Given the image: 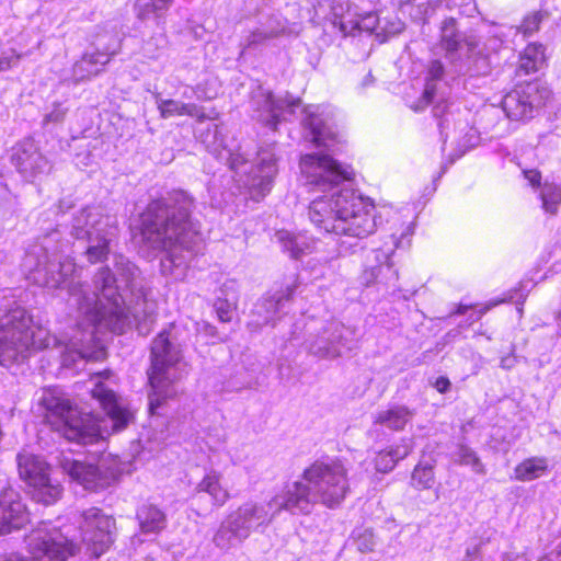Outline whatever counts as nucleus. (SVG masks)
<instances>
[{
    "mask_svg": "<svg viewBox=\"0 0 561 561\" xmlns=\"http://www.w3.org/2000/svg\"><path fill=\"white\" fill-rule=\"evenodd\" d=\"M62 247L61 233L54 229L28 249L23 266L41 286L66 287L69 304L83 317L80 325L87 328L78 331L65 345L64 365H73L78 359L101 360L106 353L95 331L104 328L121 334L129 316L138 321H152L156 302L142 291L138 268L123 256L115 261V273L108 267L98 271L93 278L94 290L90 291L87 285L75 280L80 271L75 261L70 257L59 260Z\"/></svg>",
    "mask_w": 561,
    "mask_h": 561,
    "instance_id": "nucleus-1",
    "label": "nucleus"
},
{
    "mask_svg": "<svg viewBox=\"0 0 561 561\" xmlns=\"http://www.w3.org/2000/svg\"><path fill=\"white\" fill-rule=\"evenodd\" d=\"M300 170L306 184L324 195L309 206V218L324 232L363 239L376 229L375 206L348 188L335 191L352 179L348 167L339 164L328 154L309 153L301 158Z\"/></svg>",
    "mask_w": 561,
    "mask_h": 561,
    "instance_id": "nucleus-2",
    "label": "nucleus"
},
{
    "mask_svg": "<svg viewBox=\"0 0 561 561\" xmlns=\"http://www.w3.org/2000/svg\"><path fill=\"white\" fill-rule=\"evenodd\" d=\"M194 198L184 191L152 201L141 220V240L152 250L163 251L161 271L175 279L184 277L188 261L199 250L202 236L192 219Z\"/></svg>",
    "mask_w": 561,
    "mask_h": 561,
    "instance_id": "nucleus-3",
    "label": "nucleus"
},
{
    "mask_svg": "<svg viewBox=\"0 0 561 561\" xmlns=\"http://www.w3.org/2000/svg\"><path fill=\"white\" fill-rule=\"evenodd\" d=\"M111 373L103 371L93 377L92 397L98 400L106 419L99 421L90 413H82L67 400H46L47 422L66 439L78 444H92L106 435L119 433L134 422V412L125 399L117 396L105 380Z\"/></svg>",
    "mask_w": 561,
    "mask_h": 561,
    "instance_id": "nucleus-4",
    "label": "nucleus"
},
{
    "mask_svg": "<svg viewBox=\"0 0 561 561\" xmlns=\"http://www.w3.org/2000/svg\"><path fill=\"white\" fill-rule=\"evenodd\" d=\"M287 507L293 515H309L320 503L328 508H336L350 492L348 470L341 460L314 461L306 468L301 480L287 483L283 488Z\"/></svg>",
    "mask_w": 561,
    "mask_h": 561,
    "instance_id": "nucleus-5",
    "label": "nucleus"
},
{
    "mask_svg": "<svg viewBox=\"0 0 561 561\" xmlns=\"http://www.w3.org/2000/svg\"><path fill=\"white\" fill-rule=\"evenodd\" d=\"M286 500L282 489L270 501H248L230 513L220 524L213 542L221 550H229L241 545L253 531L263 533L272 522L283 512L282 500Z\"/></svg>",
    "mask_w": 561,
    "mask_h": 561,
    "instance_id": "nucleus-6",
    "label": "nucleus"
},
{
    "mask_svg": "<svg viewBox=\"0 0 561 561\" xmlns=\"http://www.w3.org/2000/svg\"><path fill=\"white\" fill-rule=\"evenodd\" d=\"M47 329L34 325L26 310H11L0 323V365L25 359L33 351L57 345Z\"/></svg>",
    "mask_w": 561,
    "mask_h": 561,
    "instance_id": "nucleus-7",
    "label": "nucleus"
},
{
    "mask_svg": "<svg viewBox=\"0 0 561 561\" xmlns=\"http://www.w3.org/2000/svg\"><path fill=\"white\" fill-rule=\"evenodd\" d=\"M151 367L149 382V411L154 414L162 402L175 394L174 382L180 378L178 365L181 363L182 346L174 334V325L163 329L151 344Z\"/></svg>",
    "mask_w": 561,
    "mask_h": 561,
    "instance_id": "nucleus-8",
    "label": "nucleus"
},
{
    "mask_svg": "<svg viewBox=\"0 0 561 561\" xmlns=\"http://www.w3.org/2000/svg\"><path fill=\"white\" fill-rule=\"evenodd\" d=\"M19 474L33 488L36 501L49 505L61 495L62 488L49 477V466L41 457L23 450L16 457Z\"/></svg>",
    "mask_w": 561,
    "mask_h": 561,
    "instance_id": "nucleus-9",
    "label": "nucleus"
},
{
    "mask_svg": "<svg viewBox=\"0 0 561 561\" xmlns=\"http://www.w3.org/2000/svg\"><path fill=\"white\" fill-rule=\"evenodd\" d=\"M80 531L87 552L98 559L113 543L115 519L98 507H90L81 515Z\"/></svg>",
    "mask_w": 561,
    "mask_h": 561,
    "instance_id": "nucleus-10",
    "label": "nucleus"
},
{
    "mask_svg": "<svg viewBox=\"0 0 561 561\" xmlns=\"http://www.w3.org/2000/svg\"><path fill=\"white\" fill-rule=\"evenodd\" d=\"M550 95L548 88L538 83H527L507 93L502 106L510 119L526 121L534 116V112L542 106Z\"/></svg>",
    "mask_w": 561,
    "mask_h": 561,
    "instance_id": "nucleus-11",
    "label": "nucleus"
},
{
    "mask_svg": "<svg viewBox=\"0 0 561 561\" xmlns=\"http://www.w3.org/2000/svg\"><path fill=\"white\" fill-rule=\"evenodd\" d=\"M59 465L71 480L78 482L87 490L96 491L105 489L117 477V469L108 466L104 459L98 465H91L62 456Z\"/></svg>",
    "mask_w": 561,
    "mask_h": 561,
    "instance_id": "nucleus-12",
    "label": "nucleus"
},
{
    "mask_svg": "<svg viewBox=\"0 0 561 561\" xmlns=\"http://www.w3.org/2000/svg\"><path fill=\"white\" fill-rule=\"evenodd\" d=\"M319 15H323L343 36H355L358 32L360 12L348 0H311Z\"/></svg>",
    "mask_w": 561,
    "mask_h": 561,
    "instance_id": "nucleus-13",
    "label": "nucleus"
},
{
    "mask_svg": "<svg viewBox=\"0 0 561 561\" xmlns=\"http://www.w3.org/2000/svg\"><path fill=\"white\" fill-rule=\"evenodd\" d=\"M253 105L259 112L257 119L275 129L280 119H287V115L300 106V100L288 96L275 99L271 92L260 90L253 96Z\"/></svg>",
    "mask_w": 561,
    "mask_h": 561,
    "instance_id": "nucleus-14",
    "label": "nucleus"
},
{
    "mask_svg": "<svg viewBox=\"0 0 561 561\" xmlns=\"http://www.w3.org/2000/svg\"><path fill=\"white\" fill-rule=\"evenodd\" d=\"M276 161L274 147L262 148L257 152L256 162L251 169L247 183L253 198L263 197L271 191L278 171Z\"/></svg>",
    "mask_w": 561,
    "mask_h": 561,
    "instance_id": "nucleus-15",
    "label": "nucleus"
},
{
    "mask_svg": "<svg viewBox=\"0 0 561 561\" xmlns=\"http://www.w3.org/2000/svg\"><path fill=\"white\" fill-rule=\"evenodd\" d=\"M30 520V512L20 492L5 488L0 492V536L20 529Z\"/></svg>",
    "mask_w": 561,
    "mask_h": 561,
    "instance_id": "nucleus-16",
    "label": "nucleus"
},
{
    "mask_svg": "<svg viewBox=\"0 0 561 561\" xmlns=\"http://www.w3.org/2000/svg\"><path fill=\"white\" fill-rule=\"evenodd\" d=\"M11 160L26 180H34L47 174L51 169L49 161L39 152L37 146L31 139L18 144Z\"/></svg>",
    "mask_w": 561,
    "mask_h": 561,
    "instance_id": "nucleus-17",
    "label": "nucleus"
},
{
    "mask_svg": "<svg viewBox=\"0 0 561 561\" xmlns=\"http://www.w3.org/2000/svg\"><path fill=\"white\" fill-rule=\"evenodd\" d=\"M116 225V220L99 206L84 207L75 214L70 234L77 240H85L98 232Z\"/></svg>",
    "mask_w": 561,
    "mask_h": 561,
    "instance_id": "nucleus-18",
    "label": "nucleus"
},
{
    "mask_svg": "<svg viewBox=\"0 0 561 561\" xmlns=\"http://www.w3.org/2000/svg\"><path fill=\"white\" fill-rule=\"evenodd\" d=\"M111 55L103 51L85 53L71 68L69 76L62 78L64 82L79 84L99 76L110 62Z\"/></svg>",
    "mask_w": 561,
    "mask_h": 561,
    "instance_id": "nucleus-19",
    "label": "nucleus"
},
{
    "mask_svg": "<svg viewBox=\"0 0 561 561\" xmlns=\"http://www.w3.org/2000/svg\"><path fill=\"white\" fill-rule=\"evenodd\" d=\"M306 117L304 125L310 130L311 141L317 146L331 147L335 141L336 133L330 123V117L319 113V106H308L305 108Z\"/></svg>",
    "mask_w": 561,
    "mask_h": 561,
    "instance_id": "nucleus-20",
    "label": "nucleus"
},
{
    "mask_svg": "<svg viewBox=\"0 0 561 561\" xmlns=\"http://www.w3.org/2000/svg\"><path fill=\"white\" fill-rule=\"evenodd\" d=\"M287 22L283 19H270L267 23L250 32L243 39L241 54L248 49H255L268 41L282 35L290 34Z\"/></svg>",
    "mask_w": 561,
    "mask_h": 561,
    "instance_id": "nucleus-21",
    "label": "nucleus"
},
{
    "mask_svg": "<svg viewBox=\"0 0 561 561\" xmlns=\"http://www.w3.org/2000/svg\"><path fill=\"white\" fill-rule=\"evenodd\" d=\"M117 232L118 228L115 225L84 240L88 245L83 254L89 263L95 264L107 260L116 241Z\"/></svg>",
    "mask_w": 561,
    "mask_h": 561,
    "instance_id": "nucleus-22",
    "label": "nucleus"
},
{
    "mask_svg": "<svg viewBox=\"0 0 561 561\" xmlns=\"http://www.w3.org/2000/svg\"><path fill=\"white\" fill-rule=\"evenodd\" d=\"M152 95L160 117L163 119H169L175 116H190L197 119L205 118L202 107L194 103H184L173 99H163L161 93L157 91L152 92Z\"/></svg>",
    "mask_w": 561,
    "mask_h": 561,
    "instance_id": "nucleus-23",
    "label": "nucleus"
},
{
    "mask_svg": "<svg viewBox=\"0 0 561 561\" xmlns=\"http://www.w3.org/2000/svg\"><path fill=\"white\" fill-rule=\"evenodd\" d=\"M221 473L217 470H209L205 473L202 480L196 484L195 491L197 493H207L211 503L220 507L230 499L229 491L221 483Z\"/></svg>",
    "mask_w": 561,
    "mask_h": 561,
    "instance_id": "nucleus-24",
    "label": "nucleus"
},
{
    "mask_svg": "<svg viewBox=\"0 0 561 561\" xmlns=\"http://www.w3.org/2000/svg\"><path fill=\"white\" fill-rule=\"evenodd\" d=\"M275 239L283 250L294 259L309 253L314 248V240L306 233L295 234L288 230H278L275 233Z\"/></svg>",
    "mask_w": 561,
    "mask_h": 561,
    "instance_id": "nucleus-25",
    "label": "nucleus"
},
{
    "mask_svg": "<svg viewBox=\"0 0 561 561\" xmlns=\"http://www.w3.org/2000/svg\"><path fill=\"white\" fill-rule=\"evenodd\" d=\"M137 519L142 534H158L167 524L164 513L154 505H142L137 511Z\"/></svg>",
    "mask_w": 561,
    "mask_h": 561,
    "instance_id": "nucleus-26",
    "label": "nucleus"
},
{
    "mask_svg": "<svg viewBox=\"0 0 561 561\" xmlns=\"http://www.w3.org/2000/svg\"><path fill=\"white\" fill-rule=\"evenodd\" d=\"M412 416L413 412L407 407L397 405L378 412L375 416V423L385 425L392 431H401Z\"/></svg>",
    "mask_w": 561,
    "mask_h": 561,
    "instance_id": "nucleus-27",
    "label": "nucleus"
},
{
    "mask_svg": "<svg viewBox=\"0 0 561 561\" xmlns=\"http://www.w3.org/2000/svg\"><path fill=\"white\" fill-rule=\"evenodd\" d=\"M173 0H135L133 10L139 21L159 20L171 7Z\"/></svg>",
    "mask_w": 561,
    "mask_h": 561,
    "instance_id": "nucleus-28",
    "label": "nucleus"
},
{
    "mask_svg": "<svg viewBox=\"0 0 561 561\" xmlns=\"http://www.w3.org/2000/svg\"><path fill=\"white\" fill-rule=\"evenodd\" d=\"M465 41L457 28V21L454 18H446L440 25L439 45L451 57L460 48Z\"/></svg>",
    "mask_w": 561,
    "mask_h": 561,
    "instance_id": "nucleus-29",
    "label": "nucleus"
},
{
    "mask_svg": "<svg viewBox=\"0 0 561 561\" xmlns=\"http://www.w3.org/2000/svg\"><path fill=\"white\" fill-rule=\"evenodd\" d=\"M291 289L287 288L286 293H275L273 296L264 298L263 301L255 307V313L262 317V321H257V325L270 324L274 321L276 313L283 306L284 300H288Z\"/></svg>",
    "mask_w": 561,
    "mask_h": 561,
    "instance_id": "nucleus-30",
    "label": "nucleus"
},
{
    "mask_svg": "<svg viewBox=\"0 0 561 561\" xmlns=\"http://www.w3.org/2000/svg\"><path fill=\"white\" fill-rule=\"evenodd\" d=\"M390 242L386 243L385 249H376L373 251V260L376 264L370 265V270L365 272V279L367 283L374 282L379 276L381 270L386 267L390 270L392 263L390 261L392 253L394 252V248L397 247V242L393 237H390Z\"/></svg>",
    "mask_w": 561,
    "mask_h": 561,
    "instance_id": "nucleus-31",
    "label": "nucleus"
},
{
    "mask_svg": "<svg viewBox=\"0 0 561 561\" xmlns=\"http://www.w3.org/2000/svg\"><path fill=\"white\" fill-rule=\"evenodd\" d=\"M324 333L328 334L330 345L336 347L339 356L343 354L344 350L353 348V341L350 336L353 334L350 328H346L339 321H331L324 327Z\"/></svg>",
    "mask_w": 561,
    "mask_h": 561,
    "instance_id": "nucleus-32",
    "label": "nucleus"
},
{
    "mask_svg": "<svg viewBox=\"0 0 561 561\" xmlns=\"http://www.w3.org/2000/svg\"><path fill=\"white\" fill-rule=\"evenodd\" d=\"M545 64V49L540 44H529L520 56L518 73L529 75L538 71Z\"/></svg>",
    "mask_w": 561,
    "mask_h": 561,
    "instance_id": "nucleus-33",
    "label": "nucleus"
},
{
    "mask_svg": "<svg viewBox=\"0 0 561 561\" xmlns=\"http://www.w3.org/2000/svg\"><path fill=\"white\" fill-rule=\"evenodd\" d=\"M411 451L408 444L398 445L378 453L375 459L376 470L379 472L391 471L400 459H404Z\"/></svg>",
    "mask_w": 561,
    "mask_h": 561,
    "instance_id": "nucleus-34",
    "label": "nucleus"
},
{
    "mask_svg": "<svg viewBox=\"0 0 561 561\" xmlns=\"http://www.w3.org/2000/svg\"><path fill=\"white\" fill-rule=\"evenodd\" d=\"M547 470L545 458H529L515 468V478L520 481H530L541 477Z\"/></svg>",
    "mask_w": 561,
    "mask_h": 561,
    "instance_id": "nucleus-35",
    "label": "nucleus"
},
{
    "mask_svg": "<svg viewBox=\"0 0 561 561\" xmlns=\"http://www.w3.org/2000/svg\"><path fill=\"white\" fill-rule=\"evenodd\" d=\"M540 199L542 209L550 215H556L561 205V185L545 183L540 192Z\"/></svg>",
    "mask_w": 561,
    "mask_h": 561,
    "instance_id": "nucleus-36",
    "label": "nucleus"
},
{
    "mask_svg": "<svg viewBox=\"0 0 561 561\" xmlns=\"http://www.w3.org/2000/svg\"><path fill=\"white\" fill-rule=\"evenodd\" d=\"M455 461L461 466L471 467L472 471L477 474L485 473L484 465L481 462L476 451L466 445H459L455 453Z\"/></svg>",
    "mask_w": 561,
    "mask_h": 561,
    "instance_id": "nucleus-37",
    "label": "nucleus"
},
{
    "mask_svg": "<svg viewBox=\"0 0 561 561\" xmlns=\"http://www.w3.org/2000/svg\"><path fill=\"white\" fill-rule=\"evenodd\" d=\"M309 351L320 358H336L339 351L335 345H330L328 334L324 333V328L309 344Z\"/></svg>",
    "mask_w": 561,
    "mask_h": 561,
    "instance_id": "nucleus-38",
    "label": "nucleus"
},
{
    "mask_svg": "<svg viewBox=\"0 0 561 561\" xmlns=\"http://www.w3.org/2000/svg\"><path fill=\"white\" fill-rule=\"evenodd\" d=\"M434 470L431 465L419 463L411 476V485L417 490L431 489L434 484Z\"/></svg>",
    "mask_w": 561,
    "mask_h": 561,
    "instance_id": "nucleus-39",
    "label": "nucleus"
},
{
    "mask_svg": "<svg viewBox=\"0 0 561 561\" xmlns=\"http://www.w3.org/2000/svg\"><path fill=\"white\" fill-rule=\"evenodd\" d=\"M443 76V64L439 60H433L428 67L426 84L423 92V99L425 101V104H428L432 101L436 89L435 81L442 79Z\"/></svg>",
    "mask_w": 561,
    "mask_h": 561,
    "instance_id": "nucleus-40",
    "label": "nucleus"
},
{
    "mask_svg": "<svg viewBox=\"0 0 561 561\" xmlns=\"http://www.w3.org/2000/svg\"><path fill=\"white\" fill-rule=\"evenodd\" d=\"M237 308V297L234 294L221 298L218 297L214 302V310L221 322H230Z\"/></svg>",
    "mask_w": 561,
    "mask_h": 561,
    "instance_id": "nucleus-41",
    "label": "nucleus"
},
{
    "mask_svg": "<svg viewBox=\"0 0 561 561\" xmlns=\"http://www.w3.org/2000/svg\"><path fill=\"white\" fill-rule=\"evenodd\" d=\"M404 28V23L396 15L385 18L380 25V31L376 33L381 42H385L388 36L397 35Z\"/></svg>",
    "mask_w": 561,
    "mask_h": 561,
    "instance_id": "nucleus-42",
    "label": "nucleus"
},
{
    "mask_svg": "<svg viewBox=\"0 0 561 561\" xmlns=\"http://www.w3.org/2000/svg\"><path fill=\"white\" fill-rule=\"evenodd\" d=\"M543 13L540 11L534 12L524 18L520 25L516 27L517 33H522L524 36H530L539 30V25L543 19Z\"/></svg>",
    "mask_w": 561,
    "mask_h": 561,
    "instance_id": "nucleus-43",
    "label": "nucleus"
},
{
    "mask_svg": "<svg viewBox=\"0 0 561 561\" xmlns=\"http://www.w3.org/2000/svg\"><path fill=\"white\" fill-rule=\"evenodd\" d=\"M380 31V20L378 15L375 12H366L362 13L359 16V23H358V32L357 34H360L363 32L366 33H374Z\"/></svg>",
    "mask_w": 561,
    "mask_h": 561,
    "instance_id": "nucleus-44",
    "label": "nucleus"
},
{
    "mask_svg": "<svg viewBox=\"0 0 561 561\" xmlns=\"http://www.w3.org/2000/svg\"><path fill=\"white\" fill-rule=\"evenodd\" d=\"M376 546L375 535L370 529H364L356 537V547L363 553L374 551Z\"/></svg>",
    "mask_w": 561,
    "mask_h": 561,
    "instance_id": "nucleus-45",
    "label": "nucleus"
},
{
    "mask_svg": "<svg viewBox=\"0 0 561 561\" xmlns=\"http://www.w3.org/2000/svg\"><path fill=\"white\" fill-rule=\"evenodd\" d=\"M30 54H31V51L18 53L13 49L11 55L1 56L0 57V71H4V70L11 69V68L18 66L20 59Z\"/></svg>",
    "mask_w": 561,
    "mask_h": 561,
    "instance_id": "nucleus-46",
    "label": "nucleus"
},
{
    "mask_svg": "<svg viewBox=\"0 0 561 561\" xmlns=\"http://www.w3.org/2000/svg\"><path fill=\"white\" fill-rule=\"evenodd\" d=\"M523 174L531 187L538 188L541 185V173L538 170L525 169L523 170Z\"/></svg>",
    "mask_w": 561,
    "mask_h": 561,
    "instance_id": "nucleus-47",
    "label": "nucleus"
},
{
    "mask_svg": "<svg viewBox=\"0 0 561 561\" xmlns=\"http://www.w3.org/2000/svg\"><path fill=\"white\" fill-rule=\"evenodd\" d=\"M434 386L438 392L446 393L450 388V381L446 377H438Z\"/></svg>",
    "mask_w": 561,
    "mask_h": 561,
    "instance_id": "nucleus-48",
    "label": "nucleus"
},
{
    "mask_svg": "<svg viewBox=\"0 0 561 561\" xmlns=\"http://www.w3.org/2000/svg\"><path fill=\"white\" fill-rule=\"evenodd\" d=\"M65 113L60 110H55L45 116V122H59L64 118Z\"/></svg>",
    "mask_w": 561,
    "mask_h": 561,
    "instance_id": "nucleus-49",
    "label": "nucleus"
},
{
    "mask_svg": "<svg viewBox=\"0 0 561 561\" xmlns=\"http://www.w3.org/2000/svg\"><path fill=\"white\" fill-rule=\"evenodd\" d=\"M513 298V296H510L508 298H503V299H499V300H492L490 301L488 305H485L481 310H480V314H483L485 313L488 310H490L491 308L506 301V300H511Z\"/></svg>",
    "mask_w": 561,
    "mask_h": 561,
    "instance_id": "nucleus-50",
    "label": "nucleus"
},
{
    "mask_svg": "<svg viewBox=\"0 0 561 561\" xmlns=\"http://www.w3.org/2000/svg\"><path fill=\"white\" fill-rule=\"evenodd\" d=\"M515 365V358L512 356H506L501 359V367L505 369H510Z\"/></svg>",
    "mask_w": 561,
    "mask_h": 561,
    "instance_id": "nucleus-51",
    "label": "nucleus"
},
{
    "mask_svg": "<svg viewBox=\"0 0 561 561\" xmlns=\"http://www.w3.org/2000/svg\"><path fill=\"white\" fill-rule=\"evenodd\" d=\"M465 561H480L477 550H474L473 552L468 550Z\"/></svg>",
    "mask_w": 561,
    "mask_h": 561,
    "instance_id": "nucleus-52",
    "label": "nucleus"
},
{
    "mask_svg": "<svg viewBox=\"0 0 561 561\" xmlns=\"http://www.w3.org/2000/svg\"><path fill=\"white\" fill-rule=\"evenodd\" d=\"M471 307H472V306H470V305H463V304H460V305L458 306V309H457L456 313H458V314H462V313H465L468 309H470Z\"/></svg>",
    "mask_w": 561,
    "mask_h": 561,
    "instance_id": "nucleus-53",
    "label": "nucleus"
},
{
    "mask_svg": "<svg viewBox=\"0 0 561 561\" xmlns=\"http://www.w3.org/2000/svg\"><path fill=\"white\" fill-rule=\"evenodd\" d=\"M234 286H236V283L233 280L227 282L224 284L221 291L224 293L225 290H228V289L232 290V289H234Z\"/></svg>",
    "mask_w": 561,
    "mask_h": 561,
    "instance_id": "nucleus-54",
    "label": "nucleus"
},
{
    "mask_svg": "<svg viewBox=\"0 0 561 561\" xmlns=\"http://www.w3.org/2000/svg\"><path fill=\"white\" fill-rule=\"evenodd\" d=\"M467 45L469 46L470 49H473L476 44L472 42V41H466Z\"/></svg>",
    "mask_w": 561,
    "mask_h": 561,
    "instance_id": "nucleus-55",
    "label": "nucleus"
},
{
    "mask_svg": "<svg viewBox=\"0 0 561 561\" xmlns=\"http://www.w3.org/2000/svg\"><path fill=\"white\" fill-rule=\"evenodd\" d=\"M129 305L130 306H126V302L124 304L126 311L128 310V307H133L135 305V302L133 304V301H129Z\"/></svg>",
    "mask_w": 561,
    "mask_h": 561,
    "instance_id": "nucleus-56",
    "label": "nucleus"
},
{
    "mask_svg": "<svg viewBox=\"0 0 561 561\" xmlns=\"http://www.w3.org/2000/svg\"><path fill=\"white\" fill-rule=\"evenodd\" d=\"M209 330H210V334H214L215 328L214 327H209Z\"/></svg>",
    "mask_w": 561,
    "mask_h": 561,
    "instance_id": "nucleus-57",
    "label": "nucleus"
}]
</instances>
